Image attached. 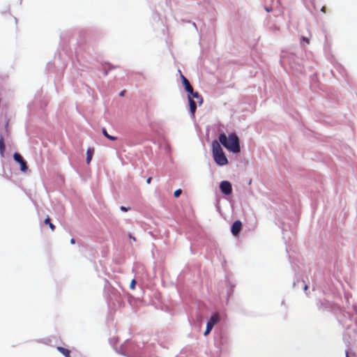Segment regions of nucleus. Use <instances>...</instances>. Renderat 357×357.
<instances>
[{
	"instance_id": "f257e3e1",
	"label": "nucleus",
	"mask_w": 357,
	"mask_h": 357,
	"mask_svg": "<svg viewBox=\"0 0 357 357\" xmlns=\"http://www.w3.org/2000/svg\"><path fill=\"white\" fill-rule=\"evenodd\" d=\"M219 143L225 146L228 151L238 153L241 151L239 139L236 133H230L228 137L225 133L220 134Z\"/></svg>"
},
{
	"instance_id": "f03ea898",
	"label": "nucleus",
	"mask_w": 357,
	"mask_h": 357,
	"mask_svg": "<svg viewBox=\"0 0 357 357\" xmlns=\"http://www.w3.org/2000/svg\"><path fill=\"white\" fill-rule=\"evenodd\" d=\"M212 153L214 160L218 165L223 166L228 163V160L218 141L212 142Z\"/></svg>"
},
{
	"instance_id": "7ed1b4c3",
	"label": "nucleus",
	"mask_w": 357,
	"mask_h": 357,
	"mask_svg": "<svg viewBox=\"0 0 357 357\" xmlns=\"http://www.w3.org/2000/svg\"><path fill=\"white\" fill-rule=\"evenodd\" d=\"M218 321L219 315L218 314H213L206 324V328L204 335H207L208 334H209L211 330L213 329L214 325L218 324Z\"/></svg>"
},
{
	"instance_id": "20e7f679",
	"label": "nucleus",
	"mask_w": 357,
	"mask_h": 357,
	"mask_svg": "<svg viewBox=\"0 0 357 357\" xmlns=\"http://www.w3.org/2000/svg\"><path fill=\"white\" fill-rule=\"evenodd\" d=\"M13 158L17 162L20 163V169L22 172H25L28 169L26 162L24 160L20 153H15L13 155Z\"/></svg>"
},
{
	"instance_id": "39448f33",
	"label": "nucleus",
	"mask_w": 357,
	"mask_h": 357,
	"mask_svg": "<svg viewBox=\"0 0 357 357\" xmlns=\"http://www.w3.org/2000/svg\"><path fill=\"white\" fill-rule=\"evenodd\" d=\"M220 190L225 195H230L232 192V188L231 183L227 181H223L220 185Z\"/></svg>"
},
{
	"instance_id": "423d86ee",
	"label": "nucleus",
	"mask_w": 357,
	"mask_h": 357,
	"mask_svg": "<svg viewBox=\"0 0 357 357\" xmlns=\"http://www.w3.org/2000/svg\"><path fill=\"white\" fill-rule=\"evenodd\" d=\"M242 228V223L240 220L235 221L231 228V231L234 235H237Z\"/></svg>"
},
{
	"instance_id": "0eeeda50",
	"label": "nucleus",
	"mask_w": 357,
	"mask_h": 357,
	"mask_svg": "<svg viewBox=\"0 0 357 357\" xmlns=\"http://www.w3.org/2000/svg\"><path fill=\"white\" fill-rule=\"evenodd\" d=\"M188 101L190 105V111L191 113V116L192 117H195V113L197 109V104L195 101L192 99V97L190 96H188Z\"/></svg>"
},
{
	"instance_id": "6e6552de",
	"label": "nucleus",
	"mask_w": 357,
	"mask_h": 357,
	"mask_svg": "<svg viewBox=\"0 0 357 357\" xmlns=\"http://www.w3.org/2000/svg\"><path fill=\"white\" fill-rule=\"evenodd\" d=\"M188 96H190L192 97V99L196 98L198 100V102L199 105H202L203 102V98L198 93V92H194L192 90V93H188Z\"/></svg>"
},
{
	"instance_id": "1a4fd4ad",
	"label": "nucleus",
	"mask_w": 357,
	"mask_h": 357,
	"mask_svg": "<svg viewBox=\"0 0 357 357\" xmlns=\"http://www.w3.org/2000/svg\"><path fill=\"white\" fill-rule=\"evenodd\" d=\"M94 153V149L93 148H89L86 151V163L89 164L92 160Z\"/></svg>"
},
{
	"instance_id": "9d476101",
	"label": "nucleus",
	"mask_w": 357,
	"mask_h": 357,
	"mask_svg": "<svg viewBox=\"0 0 357 357\" xmlns=\"http://www.w3.org/2000/svg\"><path fill=\"white\" fill-rule=\"evenodd\" d=\"M57 350L61 353L65 357H70V351L64 347H57Z\"/></svg>"
},
{
	"instance_id": "9b49d317",
	"label": "nucleus",
	"mask_w": 357,
	"mask_h": 357,
	"mask_svg": "<svg viewBox=\"0 0 357 357\" xmlns=\"http://www.w3.org/2000/svg\"><path fill=\"white\" fill-rule=\"evenodd\" d=\"M184 86H185V89L186 90V91L188 93H192V86H191V84H190L189 81L188 79H185L184 80V82L183 83Z\"/></svg>"
},
{
	"instance_id": "f8f14e48",
	"label": "nucleus",
	"mask_w": 357,
	"mask_h": 357,
	"mask_svg": "<svg viewBox=\"0 0 357 357\" xmlns=\"http://www.w3.org/2000/svg\"><path fill=\"white\" fill-rule=\"evenodd\" d=\"M102 134L104 135L105 137H106L107 139H110V140H116L117 139V137H114V136H112L110 135H109L106 130L105 128H102Z\"/></svg>"
},
{
	"instance_id": "ddd939ff",
	"label": "nucleus",
	"mask_w": 357,
	"mask_h": 357,
	"mask_svg": "<svg viewBox=\"0 0 357 357\" xmlns=\"http://www.w3.org/2000/svg\"><path fill=\"white\" fill-rule=\"evenodd\" d=\"M44 222L45 225H48L52 231H54L55 229V226L50 222V218L49 216H47Z\"/></svg>"
},
{
	"instance_id": "4468645a",
	"label": "nucleus",
	"mask_w": 357,
	"mask_h": 357,
	"mask_svg": "<svg viewBox=\"0 0 357 357\" xmlns=\"http://www.w3.org/2000/svg\"><path fill=\"white\" fill-rule=\"evenodd\" d=\"M5 144H4V140L3 139V137H1L0 138V152L3 155V152L5 151Z\"/></svg>"
},
{
	"instance_id": "2eb2a0df",
	"label": "nucleus",
	"mask_w": 357,
	"mask_h": 357,
	"mask_svg": "<svg viewBox=\"0 0 357 357\" xmlns=\"http://www.w3.org/2000/svg\"><path fill=\"white\" fill-rule=\"evenodd\" d=\"M135 285H136V280L135 279H133V280H132V281L130 282V288L131 289H135Z\"/></svg>"
},
{
	"instance_id": "dca6fc26",
	"label": "nucleus",
	"mask_w": 357,
	"mask_h": 357,
	"mask_svg": "<svg viewBox=\"0 0 357 357\" xmlns=\"http://www.w3.org/2000/svg\"><path fill=\"white\" fill-rule=\"evenodd\" d=\"M181 192H182V190L181 189H178V190H175L174 195L175 197H178L180 196V195L181 194Z\"/></svg>"
},
{
	"instance_id": "f3484780",
	"label": "nucleus",
	"mask_w": 357,
	"mask_h": 357,
	"mask_svg": "<svg viewBox=\"0 0 357 357\" xmlns=\"http://www.w3.org/2000/svg\"><path fill=\"white\" fill-rule=\"evenodd\" d=\"M120 208H121V211H123L124 212H126V211H128L130 209V208H126V207H125L123 206H121Z\"/></svg>"
},
{
	"instance_id": "a211bd4d",
	"label": "nucleus",
	"mask_w": 357,
	"mask_h": 357,
	"mask_svg": "<svg viewBox=\"0 0 357 357\" xmlns=\"http://www.w3.org/2000/svg\"><path fill=\"white\" fill-rule=\"evenodd\" d=\"M302 40L305 41L307 44H309L310 43V40L308 38H305V37H302L301 38Z\"/></svg>"
},
{
	"instance_id": "6ab92c4d",
	"label": "nucleus",
	"mask_w": 357,
	"mask_h": 357,
	"mask_svg": "<svg viewBox=\"0 0 357 357\" xmlns=\"http://www.w3.org/2000/svg\"><path fill=\"white\" fill-rule=\"evenodd\" d=\"M321 10L324 13H326V6H322Z\"/></svg>"
},
{
	"instance_id": "aec40b11",
	"label": "nucleus",
	"mask_w": 357,
	"mask_h": 357,
	"mask_svg": "<svg viewBox=\"0 0 357 357\" xmlns=\"http://www.w3.org/2000/svg\"><path fill=\"white\" fill-rule=\"evenodd\" d=\"M151 181V177H149L147 179H146V183H150Z\"/></svg>"
},
{
	"instance_id": "412c9836",
	"label": "nucleus",
	"mask_w": 357,
	"mask_h": 357,
	"mask_svg": "<svg viewBox=\"0 0 357 357\" xmlns=\"http://www.w3.org/2000/svg\"><path fill=\"white\" fill-rule=\"evenodd\" d=\"M181 79H182L183 83L184 82L185 79H187L183 75H181Z\"/></svg>"
},
{
	"instance_id": "4be33fe9",
	"label": "nucleus",
	"mask_w": 357,
	"mask_h": 357,
	"mask_svg": "<svg viewBox=\"0 0 357 357\" xmlns=\"http://www.w3.org/2000/svg\"><path fill=\"white\" fill-rule=\"evenodd\" d=\"M70 243H71L72 244H75V239H74V238H71V240H70Z\"/></svg>"
},
{
	"instance_id": "5701e85b",
	"label": "nucleus",
	"mask_w": 357,
	"mask_h": 357,
	"mask_svg": "<svg viewBox=\"0 0 357 357\" xmlns=\"http://www.w3.org/2000/svg\"><path fill=\"white\" fill-rule=\"evenodd\" d=\"M266 10L268 11V12H271L272 10L271 8H266Z\"/></svg>"
},
{
	"instance_id": "b1692460",
	"label": "nucleus",
	"mask_w": 357,
	"mask_h": 357,
	"mask_svg": "<svg viewBox=\"0 0 357 357\" xmlns=\"http://www.w3.org/2000/svg\"><path fill=\"white\" fill-rule=\"evenodd\" d=\"M307 288H308V286H307V284H305V287H304V289H305V290H307Z\"/></svg>"
},
{
	"instance_id": "393cba45",
	"label": "nucleus",
	"mask_w": 357,
	"mask_h": 357,
	"mask_svg": "<svg viewBox=\"0 0 357 357\" xmlns=\"http://www.w3.org/2000/svg\"><path fill=\"white\" fill-rule=\"evenodd\" d=\"M123 93H124V91L121 92L120 95L123 96Z\"/></svg>"
}]
</instances>
